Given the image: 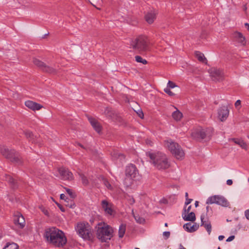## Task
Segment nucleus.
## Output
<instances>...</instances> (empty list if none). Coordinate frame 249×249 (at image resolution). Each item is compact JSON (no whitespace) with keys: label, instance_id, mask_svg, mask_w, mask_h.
I'll use <instances>...</instances> for the list:
<instances>
[{"label":"nucleus","instance_id":"obj_63","mask_svg":"<svg viewBox=\"0 0 249 249\" xmlns=\"http://www.w3.org/2000/svg\"><path fill=\"white\" fill-rule=\"evenodd\" d=\"M218 249H221V248L220 247H218Z\"/></svg>","mask_w":249,"mask_h":249},{"label":"nucleus","instance_id":"obj_7","mask_svg":"<svg viewBox=\"0 0 249 249\" xmlns=\"http://www.w3.org/2000/svg\"><path fill=\"white\" fill-rule=\"evenodd\" d=\"M1 154L11 161L18 165L21 164L22 160L19 154L13 149H9L5 146H2L0 148Z\"/></svg>","mask_w":249,"mask_h":249},{"label":"nucleus","instance_id":"obj_16","mask_svg":"<svg viewBox=\"0 0 249 249\" xmlns=\"http://www.w3.org/2000/svg\"><path fill=\"white\" fill-rule=\"evenodd\" d=\"M25 105L29 109L34 111L39 110L43 107L41 105L30 100L26 101L25 102Z\"/></svg>","mask_w":249,"mask_h":249},{"label":"nucleus","instance_id":"obj_39","mask_svg":"<svg viewBox=\"0 0 249 249\" xmlns=\"http://www.w3.org/2000/svg\"><path fill=\"white\" fill-rule=\"evenodd\" d=\"M39 208L45 215L47 216L49 215V212L45 208L43 207V206H41Z\"/></svg>","mask_w":249,"mask_h":249},{"label":"nucleus","instance_id":"obj_30","mask_svg":"<svg viewBox=\"0 0 249 249\" xmlns=\"http://www.w3.org/2000/svg\"><path fill=\"white\" fill-rule=\"evenodd\" d=\"M3 249H18V246L14 242L8 243Z\"/></svg>","mask_w":249,"mask_h":249},{"label":"nucleus","instance_id":"obj_45","mask_svg":"<svg viewBox=\"0 0 249 249\" xmlns=\"http://www.w3.org/2000/svg\"><path fill=\"white\" fill-rule=\"evenodd\" d=\"M56 204L62 212H65V209L61 205H60L58 203H56Z\"/></svg>","mask_w":249,"mask_h":249},{"label":"nucleus","instance_id":"obj_37","mask_svg":"<svg viewBox=\"0 0 249 249\" xmlns=\"http://www.w3.org/2000/svg\"><path fill=\"white\" fill-rule=\"evenodd\" d=\"M134 217L138 223H142L144 221V219L142 218H141L138 216L134 215Z\"/></svg>","mask_w":249,"mask_h":249},{"label":"nucleus","instance_id":"obj_18","mask_svg":"<svg viewBox=\"0 0 249 249\" xmlns=\"http://www.w3.org/2000/svg\"><path fill=\"white\" fill-rule=\"evenodd\" d=\"M14 223L19 228H23L25 226V221L22 215L18 214L14 217Z\"/></svg>","mask_w":249,"mask_h":249},{"label":"nucleus","instance_id":"obj_4","mask_svg":"<svg viewBox=\"0 0 249 249\" xmlns=\"http://www.w3.org/2000/svg\"><path fill=\"white\" fill-rule=\"evenodd\" d=\"M149 40L148 37L144 35H140L131 40L130 46L134 50L139 53H144L149 49Z\"/></svg>","mask_w":249,"mask_h":249},{"label":"nucleus","instance_id":"obj_54","mask_svg":"<svg viewBox=\"0 0 249 249\" xmlns=\"http://www.w3.org/2000/svg\"><path fill=\"white\" fill-rule=\"evenodd\" d=\"M195 207H197L198 206V201H196L195 202Z\"/></svg>","mask_w":249,"mask_h":249},{"label":"nucleus","instance_id":"obj_21","mask_svg":"<svg viewBox=\"0 0 249 249\" xmlns=\"http://www.w3.org/2000/svg\"><path fill=\"white\" fill-rule=\"evenodd\" d=\"M42 71L49 74L54 75L57 73L58 69H57L55 67H53L50 66H48L46 64Z\"/></svg>","mask_w":249,"mask_h":249},{"label":"nucleus","instance_id":"obj_25","mask_svg":"<svg viewBox=\"0 0 249 249\" xmlns=\"http://www.w3.org/2000/svg\"><path fill=\"white\" fill-rule=\"evenodd\" d=\"M33 62L36 66L38 67L42 71L43 70L44 67L46 65V64L44 63L43 62L40 61V60L37 58H34L33 60Z\"/></svg>","mask_w":249,"mask_h":249},{"label":"nucleus","instance_id":"obj_59","mask_svg":"<svg viewBox=\"0 0 249 249\" xmlns=\"http://www.w3.org/2000/svg\"><path fill=\"white\" fill-rule=\"evenodd\" d=\"M209 208V206H207V207H206V210H207V212L208 211Z\"/></svg>","mask_w":249,"mask_h":249},{"label":"nucleus","instance_id":"obj_61","mask_svg":"<svg viewBox=\"0 0 249 249\" xmlns=\"http://www.w3.org/2000/svg\"><path fill=\"white\" fill-rule=\"evenodd\" d=\"M165 227H167V226H168L167 223H165Z\"/></svg>","mask_w":249,"mask_h":249},{"label":"nucleus","instance_id":"obj_8","mask_svg":"<svg viewBox=\"0 0 249 249\" xmlns=\"http://www.w3.org/2000/svg\"><path fill=\"white\" fill-rule=\"evenodd\" d=\"M125 179L136 180L139 178V173L136 166L132 164L127 165L125 169Z\"/></svg>","mask_w":249,"mask_h":249},{"label":"nucleus","instance_id":"obj_15","mask_svg":"<svg viewBox=\"0 0 249 249\" xmlns=\"http://www.w3.org/2000/svg\"><path fill=\"white\" fill-rule=\"evenodd\" d=\"M232 37L234 40L240 43L241 45L245 46L246 44V39L243 34L239 32H234L232 34Z\"/></svg>","mask_w":249,"mask_h":249},{"label":"nucleus","instance_id":"obj_53","mask_svg":"<svg viewBox=\"0 0 249 249\" xmlns=\"http://www.w3.org/2000/svg\"><path fill=\"white\" fill-rule=\"evenodd\" d=\"M245 26L247 28L248 30L249 31V24L248 23H246L245 24Z\"/></svg>","mask_w":249,"mask_h":249},{"label":"nucleus","instance_id":"obj_19","mask_svg":"<svg viewBox=\"0 0 249 249\" xmlns=\"http://www.w3.org/2000/svg\"><path fill=\"white\" fill-rule=\"evenodd\" d=\"M89 121L94 130L98 133H100L102 130V127L99 123L94 118L92 117L89 118Z\"/></svg>","mask_w":249,"mask_h":249},{"label":"nucleus","instance_id":"obj_57","mask_svg":"<svg viewBox=\"0 0 249 249\" xmlns=\"http://www.w3.org/2000/svg\"><path fill=\"white\" fill-rule=\"evenodd\" d=\"M247 7L246 5H244V10L246 11L247 10Z\"/></svg>","mask_w":249,"mask_h":249},{"label":"nucleus","instance_id":"obj_60","mask_svg":"<svg viewBox=\"0 0 249 249\" xmlns=\"http://www.w3.org/2000/svg\"><path fill=\"white\" fill-rule=\"evenodd\" d=\"M78 145H79L80 147H81L83 148V146L81 144H78Z\"/></svg>","mask_w":249,"mask_h":249},{"label":"nucleus","instance_id":"obj_3","mask_svg":"<svg viewBox=\"0 0 249 249\" xmlns=\"http://www.w3.org/2000/svg\"><path fill=\"white\" fill-rule=\"evenodd\" d=\"M113 228L105 222H99L95 227L97 238L102 242H107L113 237Z\"/></svg>","mask_w":249,"mask_h":249},{"label":"nucleus","instance_id":"obj_6","mask_svg":"<svg viewBox=\"0 0 249 249\" xmlns=\"http://www.w3.org/2000/svg\"><path fill=\"white\" fill-rule=\"evenodd\" d=\"M75 230L79 236L84 239L87 240H92V230L88 223H78L75 227Z\"/></svg>","mask_w":249,"mask_h":249},{"label":"nucleus","instance_id":"obj_29","mask_svg":"<svg viewBox=\"0 0 249 249\" xmlns=\"http://www.w3.org/2000/svg\"><path fill=\"white\" fill-rule=\"evenodd\" d=\"M185 221H194L196 220V215L194 213L191 212L187 215L183 217Z\"/></svg>","mask_w":249,"mask_h":249},{"label":"nucleus","instance_id":"obj_33","mask_svg":"<svg viewBox=\"0 0 249 249\" xmlns=\"http://www.w3.org/2000/svg\"><path fill=\"white\" fill-rule=\"evenodd\" d=\"M80 177L81 179L83 184H84V185H88L89 183V181L87 178L83 174H80Z\"/></svg>","mask_w":249,"mask_h":249},{"label":"nucleus","instance_id":"obj_55","mask_svg":"<svg viewBox=\"0 0 249 249\" xmlns=\"http://www.w3.org/2000/svg\"><path fill=\"white\" fill-rule=\"evenodd\" d=\"M74 206H75L74 204L73 203V204H71L70 207L71 208H73L74 207Z\"/></svg>","mask_w":249,"mask_h":249},{"label":"nucleus","instance_id":"obj_40","mask_svg":"<svg viewBox=\"0 0 249 249\" xmlns=\"http://www.w3.org/2000/svg\"><path fill=\"white\" fill-rule=\"evenodd\" d=\"M235 107L236 108L239 109L241 107V101L240 100H238L235 103Z\"/></svg>","mask_w":249,"mask_h":249},{"label":"nucleus","instance_id":"obj_2","mask_svg":"<svg viewBox=\"0 0 249 249\" xmlns=\"http://www.w3.org/2000/svg\"><path fill=\"white\" fill-rule=\"evenodd\" d=\"M147 156L150 158V162L158 170H166L170 166L167 156L161 152H149Z\"/></svg>","mask_w":249,"mask_h":249},{"label":"nucleus","instance_id":"obj_11","mask_svg":"<svg viewBox=\"0 0 249 249\" xmlns=\"http://www.w3.org/2000/svg\"><path fill=\"white\" fill-rule=\"evenodd\" d=\"M207 130L199 127L194 129L191 133L192 137L195 139H204L207 135Z\"/></svg>","mask_w":249,"mask_h":249},{"label":"nucleus","instance_id":"obj_9","mask_svg":"<svg viewBox=\"0 0 249 249\" xmlns=\"http://www.w3.org/2000/svg\"><path fill=\"white\" fill-rule=\"evenodd\" d=\"M206 203L208 204L216 203L223 207H228L229 205L228 200L224 196L219 195L209 197L207 200Z\"/></svg>","mask_w":249,"mask_h":249},{"label":"nucleus","instance_id":"obj_62","mask_svg":"<svg viewBox=\"0 0 249 249\" xmlns=\"http://www.w3.org/2000/svg\"><path fill=\"white\" fill-rule=\"evenodd\" d=\"M135 249H139V248H135Z\"/></svg>","mask_w":249,"mask_h":249},{"label":"nucleus","instance_id":"obj_22","mask_svg":"<svg viewBox=\"0 0 249 249\" xmlns=\"http://www.w3.org/2000/svg\"><path fill=\"white\" fill-rule=\"evenodd\" d=\"M204 217L203 215L201 216V225L203 226L206 230H207V232H208L209 234H210L212 230V226L211 224V223L210 222H205L204 221Z\"/></svg>","mask_w":249,"mask_h":249},{"label":"nucleus","instance_id":"obj_27","mask_svg":"<svg viewBox=\"0 0 249 249\" xmlns=\"http://www.w3.org/2000/svg\"><path fill=\"white\" fill-rule=\"evenodd\" d=\"M233 141L236 144L239 145L243 149H247V144L243 140L241 139H234Z\"/></svg>","mask_w":249,"mask_h":249},{"label":"nucleus","instance_id":"obj_26","mask_svg":"<svg viewBox=\"0 0 249 249\" xmlns=\"http://www.w3.org/2000/svg\"><path fill=\"white\" fill-rule=\"evenodd\" d=\"M24 133L26 138L32 142L36 143L37 142V140L34 138L32 132L30 131H26Z\"/></svg>","mask_w":249,"mask_h":249},{"label":"nucleus","instance_id":"obj_52","mask_svg":"<svg viewBox=\"0 0 249 249\" xmlns=\"http://www.w3.org/2000/svg\"><path fill=\"white\" fill-rule=\"evenodd\" d=\"M178 249H186V248L182 244H180Z\"/></svg>","mask_w":249,"mask_h":249},{"label":"nucleus","instance_id":"obj_44","mask_svg":"<svg viewBox=\"0 0 249 249\" xmlns=\"http://www.w3.org/2000/svg\"><path fill=\"white\" fill-rule=\"evenodd\" d=\"M170 233L169 231H164L163 233V236L166 237V238H168L170 236Z\"/></svg>","mask_w":249,"mask_h":249},{"label":"nucleus","instance_id":"obj_13","mask_svg":"<svg viewBox=\"0 0 249 249\" xmlns=\"http://www.w3.org/2000/svg\"><path fill=\"white\" fill-rule=\"evenodd\" d=\"M58 172L61 179L71 180L73 179V176L68 169L61 167L58 169Z\"/></svg>","mask_w":249,"mask_h":249},{"label":"nucleus","instance_id":"obj_49","mask_svg":"<svg viewBox=\"0 0 249 249\" xmlns=\"http://www.w3.org/2000/svg\"><path fill=\"white\" fill-rule=\"evenodd\" d=\"M60 197V199L66 200V196L64 194H61Z\"/></svg>","mask_w":249,"mask_h":249},{"label":"nucleus","instance_id":"obj_46","mask_svg":"<svg viewBox=\"0 0 249 249\" xmlns=\"http://www.w3.org/2000/svg\"><path fill=\"white\" fill-rule=\"evenodd\" d=\"M192 199H189L188 198H187V199H186L185 205H188L192 202Z\"/></svg>","mask_w":249,"mask_h":249},{"label":"nucleus","instance_id":"obj_41","mask_svg":"<svg viewBox=\"0 0 249 249\" xmlns=\"http://www.w3.org/2000/svg\"><path fill=\"white\" fill-rule=\"evenodd\" d=\"M245 215L248 220H249V209L245 211Z\"/></svg>","mask_w":249,"mask_h":249},{"label":"nucleus","instance_id":"obj_38","mask_svg":"<svg viewBox=\"0 0 249 249\" xmlns=\"http://www.w3.org/2000/svg\"><path fill=\"white\" fill-rule=\"evenodd\" d=\"M164 91L168 94L169 96H174L175 95V94L170 90V89L168 88H166L165 89H164Z\"/></svg>","mask_w":249,"mask_h":249},{"label":"nucleus","instance_id":"obj_56","mask_svg":"<svg viewBox=\"0 0 249 249\" xmlns=\"http://www.w3.org/2000/svg\"><path fill=\"white\" fill-rule=\"evenodd\" d=\"M185 197H186V199H187V198H188V193H185Z\"/></svg>","mask_w":249,"mask_h":249},{"label":"nucleus","instance_id":"obj_20","mask_svg":"<svg viewBox=\"0 0 249 249\" xmlns=\"http://www.w3.org/2000/svg\"><path fill=\"white\" fill-rule=\"evenodd\" d=\"M199 227L198 224L195 223H188L184 225V229L187 231L189 232H194L196 231Z\"/></svg>","mask_w":249,"mask_h":249},{"label":"nucleus","instance_id":"obj_5","mask_svg":"<svg viewBox=\"0 0 249 249\" xmlns=\"http://www.w3.org/2000/svg\"><path fill=\"white\" fill-rule=\"evenodd\" d=\"M164 145L177 159L182 160L184 159V152L178 143L169 139L164 141Z\"/></svg>","mask_w":249,"mask_h":249},{"label":"nucleus","instance_id":"obj_51","mask_svg":"<svg viewBox=\"0 0 249 249\" xmlns=\"http://www.w3.org/2000/svg\"><path fill=\"white\" fill-rule=\"evenodd\" d=\"M224 238V236L223 235H220L218 237V239L221 241Z\"/></svg>","mask_w":249,"mask_h":249},{"label":"nucleus","instance_id":"obj_10","mask_svg":"<svg viewBox=\"0 0 249 249\" xmlns=\"http://www.w3.org/2000/svg\"><path fill=\"white\" fill-rule=\"evenodd\" d=\"M209 72L213 81H221L224 79V72L221 70L216 68H212L210 70Z\"/></svg>","mask_w":249,"mask_h":249},{"label":"nucleus","instance_id":"obj_48","mask_svg":"<svg viewBox=\"0 0 249 249\" xmlns=\"http://www.w3.org/2000/svg\"><path fill=\"white\" fill-rule=\"evenodd\" d=\"M233 183L232 180L231 179H228L227 180V184L228 185H231Z\"/></svg>","mask_w":249,"mask_h":249},{"label":"nucleus","instance_id":"obj_31","mask_svg":"<svg viewBox=\"0 0 249 249\" xmlns=\"http://www.w3.org/2000/svg\"><path fill=\"white\" fill-rule=\"evenodd\" d=\"M6 179L10 183H11V185H12V187L13 188L16 187V185H15L16 181L15 180V179L13 178H12L10 176H6Z\"/></svg>","mask_w":249,"mask_h":249},{"label":"nucleus","instance_id":"obj_50","mask_svg":"<svg viewBox=\"0 0 249 249\" xmlns=\"http://www.w3.org/2000/svg\"><path fill=\"white\" fill-rule=\"evenodd\" d=\"M191 206H189L188 208H187V210H185V211L187 212L188 213H189L190 210H191Z\"/></svg>","mask_w":249,"mask_h":249},{"label":"nucleus","instance_id":"obj_34","mask_svg":"<svg viewBox=\"0 0 249 249\" xmlns=\"http://www.w3.org/2000/svg\"><path fill=\"white\" fill-rule=\"evenodd\" d=\"M177 87H178V86L176 84V83H175L174 82H173L171 81H169L167 83V88H168L169 89H173V88Z\"/></svg>","mask_w":249,"mask_h":249},{"label":"nucleus","instance_id":"obj_35","mask_svg":"<svg viewBox=\"0 0 249 249\" xmlns=\"http://www.w3.org/2000/svg\"><path fill=\"white\" fill-rule=\"evenodd\" d=\"M103 184L108 189H110V190H111L112 189V187L111 185V184L109 183L108 181L105 179V178H104L103 179Z\"/></svg>","mask_w":249,"mask_h":249},{"label":"nucleus","instance_id":"obj_47","mask_svg":"<svg viewBox=\"0 0 249 249\" xmlns=\"http://www.w3.org/2000/svg\"><path fill=\"white\" fill-rule=\"evenodd\" d=\"M139 116L142 119L143 118V116H144V115H143V112L142 111H140L139 112L137 113Z\"/></svg>","mask_w":249,"mask_h":249},{"label":"nucleus","instance_id":"obj_43","mask_svg":"<svg viewBox=\"0 0 249 249\" xmlns=\"http://www.w3.org/2000/svg\"><path fill=\"white\" fill-rule=\"evenodd\" d=\"M234 238H235V236L234 235H231L227 238V239L226 240V241L227 242H231V241H232L234 239Z\"/></svg>","mask_w":249,"mask_h":249},{"label":"nucleus","instance_id":"obj_42","mask_svg":"<svg viewBox=\"0 0 249 249\" xmlns=\"http://www.w3.org/2000/svg\"><path fill=\"white\" fill-rule=\"evenodd\" d=\"M89 0L94 6H95L94 4V3H97L98 2L100 1L101 0Z\"/></svg>","mask_w":249,"mask_h":249},{"label":"nucleus","instance_id":"obj_28","mask_svg":"<svg viewBox=\"0 0 249 249\" xmlns=\"http://www.w3.org/2000/svg\"><path fill=\"white\" fill-rule=\"evenodd\" d=\"M195 55L197 59L200 62H205L207 61L204 54L199 51L195 52Z\"/></svg>","mask_w":249,"mask_h":249},{"label":"nucleus","instance_id":"obj_64","mask_svg":"<svg viewBox=\"0 0 249 249\" xmlns=\"http://www.w3.org/2000/svg\"><path fill=\"white\" fill-rule=\"evenodd\" d=\"M248 181L249 182V178H248Z\"/></svg>","mask_w":249,"mask_h":249},{"label":"nucleus","instance_id":"obj_14","mask_svg":"<svg viewBox=\"0 0 249 249\" xmlns=\"http://www.w3.org/2000/svg\"><path fill=\"white\" fill-rule=\"evenodd\" d=\"M229 114V110L227 107L223 106L220 107L218 111V117L221 121H225Z\"/></svg>","mask_w":249,"mask_h":249},{"label":"nucleus","instance_id":"obj_17","mask_svg":"<svg viewBox=\"0 0 249 249\" xmlns=\"http://www.w3.org/2000/svg\"><path fill=\"white\" fill-rule=\"evenodd\" d=\"M157 14L158 13L155 10L148 12L144 17L146 21L150 24H152L156 19Z\"/></svg>","mask_w":249,"mask_h":249},{"label":"nucleus","instance_id":"obj_32","mask_svg":"<svg viewBox=\"0 0 249 249\" xmlns=\"http://www.w3.org/2000/svg\"><path fill=\"white\" fill-rule=\"evenodd\" d=\"M135 60L137 62L142 63L143 64H146L147 63V61L145 59H143L139 55L135 56Z\"/></svg>","mask_w":249,"mask_h":249},{"label":"nucleus","instance_id":"obj_24","mask_svg":"<svg viewBox=\"0 0 249 249\" xmlns=\"http://www.w3.org/2000/svg\"><path fill=\"white\" fill-rule=\"evenodd\" d=\"M126 231V224H121L119 226L118 235L119 238H123Z\"/></svg>","mask_w":249,"mask_h":249},{"label":"nucleus","instance_id":"obj_23","mask_svg":"<svg viewBox=\"0 0 249 249\" xmlns=\"http://www.w3.org/2000/svg\"><path fill=\"white\" fill-rule=\"evenodd\" d=\"M172 116L173 118L176 121H179L183 117L182 113L178 109L172 113Z\"/></svg>","mask_w":249,"mask_h":249},{"label":"nucleus","instance_id":"obj_1","mask_svg":"<svg viewBox=\"0 0 249 249\" xmlns=\"http://www.w3.org/2000/svg\"><path fill=\"white\" fill-rule=\"evenodd\" d=\"M43 236L49 244L55 247H63L67 242L63 231L53 227L46 229Z\"/></svg>","mask_w":249,"mask_h":249},{"label":"nucleus","instance_id":"obj_58","mask_svg":"<svg viewBox=\"0 0 249 249\" xmlns=\"http://www.w3.org/2000/svg\"><path fill=\"white\" fill-rule=\"evenodd\" d=\"M135 201H134V199H132L131 200V203H134Z\"/></svg>","mask_w":249,"mask_h":249},{"label":"nucleus","instance_id":"obj_12","mask_svg":"<svg viewBox=\"0 0 249 249\" xmlns=\"http://www.w3.org/2000/svg\"><path fill=\"white\" fill-rule=\"evenodd\" d=\"M101 206L106 214L109 215H114L115 213L111 203L108 202L106 200H103L101 201Z\"/></svg>","mask_w":249,"mask_h":249},{"label":"nucleus","instance_id":"obj_36","mask_svg":"<svg viewBox=\"0 0 249 249\" xmlns=\"http://www.w3.org/2000/svg\"><path fill=\"white\" fill-rule=\"evenodd\" d=\"M66 192L70 195L71 198H75L76 197L75 194L73 192L72 190L70 189H66Z\"/></svg>","mask_w":249,"mask_h":249}]
</instances>
